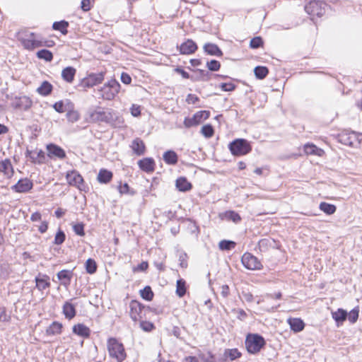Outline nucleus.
<instances>
[{"instance_id":"f257e3e1","label":"nucleus","mask_w":362,"mask_h":362,"mask_svg":"<svg viewBox=\"0 0 362 362\" xmlns=\"http://www.w3.org/2000/svg\"><path fill=\"white\" fill-rule=\"evenodd\" d=\"M18 40L21 42L23 47L28 50H33L35 48L44 45L43 41L38 34L28 30L19 32Z\"/></svg>"},{"instance_id":"f03ea898","label":"nucleus","mask_w":362,"mask_h":362,"mask_svg":"<svg viewBox=\"0 0 362 362\" xmlns=\"http://www.w3.org/2000/svg\"><path fill=\"white\" fill-rule=\"evenodd\" d=\"M107 350L110 356L117 362H122L127 357L123 344L115 338L108 339Z\"/></svg>"},{"instance_id":"7ed1b4c3","label":"nucleus","mask_w":362,"mask_h":362,"mask_svg":"<svg viewBox=\"0 0 362 362\" xmlns=\"http://www.w3.org/2000/svg\"><path fill=\"white\" fill-rule=\"evenodd\" d=\"M265 345V339L259 334H248L246 336L245 347L250 354L259 353Z\"/></svg>"},{"instance_id":"20e7f679","label":"nucleus","mask_w":362,"mask_h":362,"mask_svg":"<svg viewBox=\"0 0 362 362\" xmlns=\"http://www.w3.org/2000/svg\"><path fill=\"white\" fill-rule=\"evenodd\" d=\"M228 148L233 156H240L249 153L252 147L249 141L244 139H237L230 142Z\"/></svg>"},{"instance_id":"39448f33","label":"nucleus","mask_w":362,"mask_h":362,"mask_svg":"<svg viewBox=\"0 0 362 362\" xmlns=\"http://www.w3.org/2000/svg\"><path fill=\"white\" fill-rule=\"evenodd\" d=\"M120 89V84L115 79H112L107 83H105L98 91L101 97L104 100H111L114 99L116 95L119 93Z\"/></svg>"},{"instance_id":"423d86ee","label":"nucleus","mask_w":362,"mask_h":362,"mask_svg":"<svg viewBox=\"0 0 362 362\" xmlns=\"http://www.w3.org/2000/svg\"><path fill=\"white\" fill-rule=\"evenodd\" d=\"M327 4L323 1L313 0L305 6V11L310 15L322 16L325 12Z\"/></svg>"},{"instance_id":"0eeeda50","label":"nucleus","mask_w":362,"mask_h":362,"mask_svg":"<svg viewBox=\"0 0 362 362\" xmlns=\"http://www.w3.org/2000/svg\"><path fill=\"white\" fill-rule=\"evenodd\" d=\"M210 116L209 111L202 110L196 112L192 117H185L184 125L186 128L194 127L207 119Z\"/></svg>"},{"instance_id":"6e6552de","label":"nucleus","mask_w":362,"mask_h":362,"mask_svg":"<svg viewBox=\"0 0 362 362\" xmlns=\"http://www.w3.org/2000/svg\"><path fill=\"white\" fill-rule=\"evenodd\" d=\"M241 262L247 269L259 270L262 268V264L258 258L250 252H245L243 255Z\"/></svg>"},{"instance_id":"1a4fd4ad","label":"nucleus","mask_w":362,"mask_h":362,"mask_svg":"<svg viewBox=\"0 0 362 362\" xmlns=\"http://www.w3.org/2000/svg\"><path fill=\"white\" fill-rule=\"evenodd\" d=\"M66 178L69 185L76 187L80 191H86L83 178L77 171L68 172Z\"/></svg>"},{"instance_id":"9d476101","label":"nucleus","mask_w":362,"mask_h":362,"mask_svg":"<svg viewBox=\"0 0 362 362\" xmlns=\"http://www.w3.org/2000/svg\"><path fill=\"white\" fill-rule=\"evenodd\" d=\"M104 78V72L92 73L82 80L81 85L83 88H91L101 83Z\"/></svg>"},{"instance_id":"9b49d317","label":"nucleus","mask_w":362,"mask_h":362,"mask_svg":"<svg viewBox=\"0 0 362 362\" xmlns=\"http://www.w3.org/2000/svg\"><path fill=\"white\" fill-rule=\"evenodd\" d=\"M109 115L110 110L104 111L100 108L95 110H90L88 112V120L90 122H107L108 119H110Z\"/></svg>"},{"instance_id":"f8f14e48","label":"nucleus","mask_w":362,"mask_h":362,"mask_svg":"<svg viewBox=\"0 0 362 362\" xmlns=\"http://www.w3.org/2000/svg\"><path fill=\"white\" fill-rule=\"evenodd\" d=\"M33 187V182L28 178L20 179L18 182L11 187L13 191L18 193H26Z\"/></svg>"},{"instance_id":"ddd939ff","label":"nucleus","mask_w":362,"mask_h":362,"mask_svg":"<svg viewBox=\"0 0 362 362\" xmlns=\"http://www.w3.org/2000/svg\"><path fill=\"white\" fill-rule=\"evenodd\" d=\"M47 150L48 152L47 156L50 158H56L62 160L66 158V153L64 150L56 144H48L47 146Z\"/></svg>"},{"instance_id":"4468645a","label":"nucleus","mask_w":362,"mask_h":362,"mask_svg":"<svg viewBox=\"0 0 362 362\" xmlns=\"http://www.w3.org/2000/svg\"><path fill=\"white\" fill-rule=\"evenodd\" d=\"M144 305H142L139 302L136 300H132L129 304L130 308V317L134 322H136L139 319L141 318V313L142 309L144 308Z\"/></svg>"},{"instance_id":"2eb2a0df","label":"nucleus","mask_w":362,"mask_h":362,"mask_svg":"<svg viewBox=\"0 0 362 362\" xmlns=\"http://www.w3.org/2000/svg\"><path fill=\"white\" fill-rule=\"evenodd\" d=\"M197 48V44L192 40L188 39L180 45L179 49L182 54H191L194 53Z\"/></svg>"},{"instance_id":"dca6fc26","label":"nucleus","mask_w":362,"mask_h":362,"mask_svg":"<svg viewBox=\"0 0 362 362\" xmlns=\"http://www.w3.org/2000/svg\"><path fill=\"white\" fill-rule=\"evenodd\" d=\"M139 168L146 173H152L155 170V160L152 158H144L138 161Z\"/></svg>"},{"instance_id":"f3484780","label":"nucleus","mask_w":362,"mask_h":362,"mask_svg":"<svg viewBox=\"0 0 362 362\" xmlns=\"http://www.w3.org/2000/svg\"><path fill=\"white\" fill-rule=\"evenodd\" d=\"M110 119L107 121V124L112 125L114 127H122L124 125V118L119 115L118 112L110 110L109 115Z\"/></svg>"},{"instance_id":"a211bd4d","label":"nucleus","mask_w":362,"mask_h":362,"mask_svg":"<svg viewBox=\"0 0 362 362\" xmlns=\"http://www.w3.org/2000/svg\"><path fill=\"white\" fill-rule=\"evenodd\" d=\"M57 279L61 281L62 285L67 287L70 285L73 277V272L71 270L63 269L57 274Z\"/></svg>"},{"instance_id":"6ab92c4d","label":"nucleus","mask_w":362,"mask_h":362,"mask_svg":"<svg viewBox=\"0 0 362 362\" xmlns=\"http://www.w3.org/2000/svg\"><path fill=\"white\" fill-rule=\"evenodd\" d=\"M35 281L36 283V288L40 291H44L50 286L49 277L46 274L42 275L41 274H39V275L35 277Z\"/></svg>"},{"instance_id":"aec40b11","label":"nucleus","mask_w":362,"mask_h":362,"mask_svg":"<svg viewBox=\"0 0 362 362\" xmlns=\"http://www.w3.org/2000/svg\"><path fill=\"white\" fill-rule=\"evenodd\" d=\"M0 172L3 173L8 178L13 176L14 170L11 162L8 158L0 161Z\"/></svg>"},{"instance_id":"412c9836","label":"nucleus","mask_w":362,"mask_h":362,"mask_svg":"<svg viewBox=\"0 0 362 362\" xmlns=\"http://www.w3.org/2000/svg\"><path fill=\"white\" fill-rule=\"evenodd\" d=\"M32 103V100L28 97L22 96L16 98L13 106L16 108L27 110L31 107Z\"/></svg>"},{"instance_id":"4be33fe9","label":"nucleus","mask_w":362,"mask_h":362,"mask_svg":"<svg viewBox=\"0 0 362 362\" xmlns=\"http://www.w3.org/2000/svg\"><path fill=\"white\" fill-rule=\"evenodd\" d=\"M133 152L137 156H142L146 151V146L144 141L140 138L134 139L131 144Z\"/></svg>"},{"instance_id":"5701e85b","label":"nucleus","mask_w":362,"mask_h":362,"mask_svg":"<svg viewBox=\"0 0 362 362\" xmlns=\"http://www.w3.org/2000/svg\"><path fill=\"white\" fill-rule=\"evenodd\" d=\"M72 331L74 334L83 338H88L90 335L89 327L81 323L75 325L72 328Z\"/></svg>"},{"instance_id":"b1692460","label":"nucleus","mask_w":362,"mask_h":362,"mask_svg":"<svg viewBox=\"0 0 362 362\" xmlns=\"http://www.w3.org/2000/svg\"><path fill=\"white\" fill-rule=\"evenodd\" d=\"M287 322L291 329L294 332H299L305 327L304 322L300 318H288Z\"/></svg>"},{"instance_id":"393cba45","label":"nucleus","mask_w":362,"mask_h":362,"mask_svg":"<svg viewBox=\"0 0 362 362\" xmlns=\"http://www.w3.org/2000/svg\"><path fill=\"white\" fill-rule=\"evenodd\" d=\"M274 245L275 241L274 239L262 238L258 242L257 247L261 252H265L270 248L274 247Z\"/></svg>"},{"instance_id":"a878e982","label":"nucleus","mask_w":362,"mask_h":362,"mask_svg":"<svg viewBox=\"0 0 362 362\" xmlns=\"http://www.w3.org/2000/svg\"><path fill=\"white\" fill-rule=\"evenodd\" d=\"M62 313L66 319L71 320L76 316V308L74 305L66 301L62 307Z\"/></svg>"},{"instance_id":"bb28decb","label":"nucleus","mask_w":362,"mask_h":362,"mask_svg":"<svg viewBox=\"0 0 362 362\" xmlns=\"http://www.w3.org/2000/svg\"><path fill=\"white\" fill-rule=\"evenodd\" d=\"M204 50L209 55L216 57H221L223 55V52L221 49L213 43H206L204 45Z\"/></svg>"},{"instance_id":"cd10ccee","label":"nucleus","mask_w":362,"mask_h":362,"mask_svg":"<svg viewBox=\"0 0 362 362\" xmlns=\"http://www.w3.org/2000/svg\"><path fill=\"white\" fill-rule=\"evenodd\" d=\"M113 174L111 171L107 169H100L98 175V181L100 183L107 184L112 179Z\"/></svg>"},{"instance_id":"c85d7f7f","label":"nucleus","mask_w":362,"mask_h":362,"mask_svg":"<svg viewBox=\"0 0 362 362\" xmlns=\"http://www.w3.org/2000/svg\"><path fill=\"white\" fill-rule=\"evenodd\" d=\"M76 72V69L72 66H67L62 70V77L65 81L71 83L74 79Z\"/></svg>"},{"instance_id":"c756f323","label":"nucleus","mask_w":362,"mask_h":362,"mask_svg":"<svg viewBox=\"0 0 362 362\" xmlns=\"http://www.w3.org/2000/svg\"><path fill=\"white\" fill-rule=\"evenodd\" d=\"M332 316L337 325H339L347 318V312L342 308H339L337 311L332 313Z\"/></svg>"},{"instance_id":"7c9ffc66","label":"nucleus","mask_w":362,"mask_h":362,"mask_svg":"<svg viewBox=\"0 0 362 362\" xmlns=\"http://www.w3.org/2000/svg\"><path fill=\"white\" fill-rule=\"evenodd\" d=\"M176 187L181 192H187L192 188V185L187 178L180 177L176 180Z\"/></svg>"},{"instance_id":"2f4dec72","label":"nucleus","mask_w":362,"mask_h":362,"mask_svg":"<svg viewBox=\"0 0 362 362\" xmlns=\"http://www.w3.org/2000/svg\"><path fill=\"white\" fill-rule=\"evenodd\" d=\"M164 161L169 165H175L177 163V155L174 151H167L163 156Z\"/></svg>"},{"instance_id":"473e14b6","label":"nucleus","mask_w":362,"mask_h":362,"mask_svg":"<svg viewBox=\"0 0 362 362\" xmlns=\"http://www.w3.org/2000/svg\"><path fill=\"white\" fill-rule=\"evenodd\" d=\"M62 324L54 321L46 329L47 335L59 334L62 332Z\"/></svg>"},{"instance_id":"72a5a7b5","label":"nucleus","mask_w":362,"mask_h":362,"mask_svg":"<svg viewBox=\"0 0 362 362\" xmlns=\"http://www.w3.org/2000/svg\"><path fill=\"white\" fill-rule=\"evenodd\" d=\"M52 86L47 81H43L41 85L37 88V92L43 96L49 95L52 90Z\"/></svg>"},{"instance_id":"f704fd0d","label":"nucleus","mask_w":362,"mask_h":362,"mask_svg":"<svg viewBox=\"0 0 362 362\" xmlns=\"http://www.w3.org/2000/svg\"><path fill=\"white\" fill-rule=\"evenodd\" d=\"M45 153L42 150L33 152V156H30V160L33 163L42 164L45 162Z\"/></svg>"},{"instance_id":"c9c22d12","label":"nucleus","mask_w":362,"mask_h":362,"mask_svg":"<svg viewBox=\"0 0 362 362\" xmlns=\"http://www.w3.org/2000/svg\"><path fill=\"white\" fill-rule=\"evenodd\" d=\"M199 358L201 362H225L226 361V358H221L217 361L214 355L211 351L199 354Z\"/></svg>"},{"instance_id":"e433bc0d","label":"nucleus","mask_w":362,"mask_h":362,"mask_svg":"<svg viewBox=\"0 0 362 362\" xmlns=\"http://www.w3.org/2000/svg\"><path fill=\"white\" fill-rule=\"evenodd\" d=\"M304 150L307 154L317 155L320 156H322V153H324L322 149L317 147L314 144H305L304 146Z\"/></svg>"},{"instance_id":"4c0bfd02","label":"nucleus","mask_w":362,"mask_h":362,"mask_svg":"<svg viewBox=\"0 0 362 362\" xmlns=\"http://www.w3.org/2000/svg\"><path fill=\"white\" fill-rule=\"evenodd\" d=\"M69 23L66 21H61L54 22L52 25V28L55 30H59L63 35H66L68 33L67 28Z\"/></svg>"},{"instance_id":"58836bf2","label":"nucleus","mask_w":362,"mask_h":362,"mask_svg":"<svg viewBox=\"0 0 362 362\" xmlns=\"http://www.w3.org/2000/svg\"><path fill=\"white\" fill-rule=\"evenodd\" d=\"M223 356L226 358H229L230 361H234L241 357L242 354L238 349H228L225 350Z\"/></svg>"},{"instance_id":"ea45409f","label":"nucleus","mask_w":362,"mask_h":362,"mask_svg":"<svg viewBox=\"0 0 362 362\" xmlns=\"http://www.w3.org/2000/svg\"><path fill=\"white\" fill-rule=\"evenodd\" d=\"M319 208L321 211L327 215L333 214L337 210L335 205L327 202H321L320 204Z\"/></svg>"},{"instance_id":"a19ab883","label":"nucleus","mask_w":362,"mask_h":362,"mask_svg":"<svg viewBox=\"0 0 362 362\" xmlns=\"http://www.w3.org/2000/svg\"><path fill=\"white\" fill-rule=\"evenodd\" d=\"M186 293V282L184 279H180L176 283V294L180 297H183Z\"/></svg>"},{"instance_id":"79ce46f5","label":"nucleus","mask_w":362,"mask_h":362,"mask_svg":"<svg viewBox=\"0 0 362 362\" xmlns=\"http://www.w3.org/2000/svg\"><path fill=\"white\" fill-rule=\"evenodd\" d=\"M254 73L257 78L264 79L269 74V69L266 66H257L254 69Z\"/></svg>"},{"instance_id":"37998d69","label":"nucleus","mask_w":362,"mask_h":362,"mask_svg":"<svg viewBox=\"0 0 362 362\" xmlns=\"http://www.w3.org/2000/svg\"><path fill=\"white\" fill-rule=\"evenodd\" d=\"M339 141L346 146H353L354 143V136L348 134L342 133L339 135Z\"/></svg>"},{"instance_id":"c03bdc74","label":"nucleus","mask_w":362,"mask_h":362,"mask_svg":"<svg viewBox=\"0 0 362 362\" xmlns=\"http://www.w3.org/2000/svg\"><path fill=\"white\" fill-rule=\"evenodd\" d=\"M36 54L39 59H45L46 62H51L53 59L52 53L46 49L39 50Z\"/></svg>"},{"instance_id":"a18cd8bd","label":"nucleus","mask_w":362,"mask_h":362,"mask_svg":"<svg viewBox=\"0 0 362 362\" xmlns=\"http://www.w3.org/2000/svg\"><path fill=\"white\" fill-rule=\"evenodd\" d=\"M224 217L226 219L232 221L236 223L241 221L240 215L234 211H226L224 214Z\"/></svg>"},{"instance_id":"49530a36","label":"nucleus","mask_w":362,"mask_h":362,"mask_svg":"<svg viewBox=\"0 0 362 362\" xmlns=\"http://www.w3.org/2000/svg\"><path fill=\"white\" fill-rule=\"evenodd\" d=\"M141 296L146 300L150 301L153 298V292L151 288L148 286L144 287V289L141 290Z\"/></svg>"},{"instance_id":"de8ad7c7","label":"nucleus","mask_w":362,"mask_h":362,"mask_svg":"<svg viewBox=\"0 0 362 362\" xmlns=\"http://www.w3.org/2000/svg\"><path fill=\"white\" fill-rule=\"evenodd\" d=\"M235 243L232 240H223L219 242L218 246L221 250H230L235 247Z\"/></svg>"},{"instance_id":"09e8293b","label":"nucleus","mask_w":362,"mask_h":362,"mask_svg":"<svg viewBox=\"0 0 362 362\" xmlns=\"http://www.w3.org/2000/svg\"><path fill=\"white\" fill-rule=\"evenodd\" d=\"M86 269L88 274H94L97 270V264L94 259H88L86 262Z\"/></svg>"},{"instance_id":"8fccbe9b","label":"nucleus","mask_w":362,"mask_h":362,"mask_svg":"<svg viewBox=\"0 0 362 362\" xmlns=\"http://www.w3.org/2000/svg\"><path fill=\"white\" fill-rule=\"evenodd\" d=\"M201 133L206 138H211L213 136V135L214 134V130L213 127L211 124H206L202 127Z\"/></svg>"},{"instance_id":"3c124183","label":"nucleus","mask_w":362,"mask_h":362,"mask_svg":"<svg viewBox=\"0 0 362 362\" xmlns=\"http://www.w3.org/2000/svg\"><path fill=\"white\" fill-rule=\"evenodd\" d=\"M65 239L66 235L64 232L59 228L55 235L54 244L57 245H62L64 242Z\"/></svg>"},{"instance_id":"603ef678","label":"nucleus","mask_w":362,"mask_h":362,"mask_svg":"<svg viewBox=\"0 0 362 362\" xmlns=\"http://www.w3.org/2000/svg\"><path fill=\"white\" fill-rule=\"evenodd\" d=\"M66 118L69 122L74 123V122H77L79 119L80 115L76 110H69L66 113Z\"/></svg>"},{"instance_id":"864d4df0","label":"nucleus","mask_w":362,"mask_h":362,"mask_svg":"<svg viewBox=\"0 0 362 362\" xmlns=\"http://www.w3.org/2000/svg\"><path fill=\"white\" fill-rule=\"evenodd\" d=\"M117 189L120 194H131L134 195L135 194V192L130 189L129 185L127 183H124V185L120 184Z\"/></svg>"},{"instance_id":"5fc2aeb1","label":"nucleus","mask_w":362,"mask_h":362,"mask_svg":"<svg viewBox=\"0 0 362 362\" xmlns=\"http://www.w3.org/2000/svg\"><path fill=\"white\" fill-rule=\"evenodd\" d=\"M10 270L7 264H3L0 265V280H4L9 276Z\"/></svg>"},{"instance_id":"6e6d98bb","label":"nucleus","mask_w":362,"mask_h":362,"mask_svg":"<svg viewBox=\"0 0 362 362\" xmlns=\"http://www.w3.org/2000/svg\"><path fill=\"white\" fill-rule=\"evenodd\" d=\"M206 66L209 70L211 71H218L221 67V64L218 61L215 59H211L209 62H207Z\"/></svg>"},{"instance_id":"4d7b16f0","label":"nucleus","mask_w":362,"mask_h":362,"mask_svg":"<svg viewBox=\"0 0 362 362\" xmlns=\"http://www.w3.org/2000/svg\"><path fill=\"white\" fill-rule=\"evenodd\" d=\"M359 310L358 308H354L349 313H347V317L351 323H355L358 317Z\"/></svg>"},{"instance_id":"13d9d810","label":"nucleus","mask_w":362,"mask_h":362,"mask_svg":"<svg viewBox=\"0 0 362 362\" xmlns=\"http://www.w3.org/2000/svg\"><path fill=\"white\" fill-rule=\"evenodd\" d=\"M263 45V40L261 37H253L250 42V46L252 49H257Z\"/></svg>"},{"instance_id":"bf43d9fd","label":"nucleus","mask_w":362,"mask_h":362,"mask_svg":"<svg viewBox=\"0 0 362 362\" xmlns=\"http://www.w3.org/2000/svg\"><path fill=\"white\" fill-rule=\"evenodd\" d=\"M73 230L74 233L79 235V236H83L85 235L84 232V224L83 223H78L73 225Z\"/></svg>"},{"instance_id":"052dcab7","label":"nucleus","mask_w":362,"mask_h":362,"mask_svg":"<svg viewBox=\"0 0 362 362\" xmlns=\"http://www.w3.org/2000/svg\"><path fill=\"white\" fill-rule=\"evenodd\" d=\"M221 89L223 90V91H226V92H230V91H233L235 88H236V86L233 83H222L219 85Z\"/></svg>"},{"instance_id":"680f3d73","label":"nucleus","mask_w":362,"mask_h":362,"mask_svg":"<svg viewBox=\"0 0 362 362\" xmlns=\"http://www.w3.org/2000/svg\"><path fill=\"white\" fill-rule=\"evenodd\" d=\"M140 327L146 332H150L154 328L153 323L147 321H141L140 322Z\"/></svg>"},{"instance_id":"e2e57ef3","label":"nucleus","mask_w":362,"mask_h":362,"mask_svg":"<svg viewBox=\"0 0 362 362\" xmlns=\"http://www.w3.org/2000/svg\"><path fill=\"white\" fill-rule=\"evenodd\" d=\"M241 297L243 300H245L248 303L252 302L254 299L253 295L250 292L246 291H242Z\"/></svg>"},{"instance_id":"0e129e2a","label":"nucleus","mask_w":362,"mask_h":362,"mask_svg":"<svg viewBox=\"0 0 362 362\" xmlns=\"http://www.w3.org/2000/svg\"><path fill=\"white\" fill-rule=\"evenodd\" d=\"M54 109L59 113L64 112L66 111L63 101H58L53 105Z\"/></svg>"},{"instance_id":"69168bd1","label":"nucleus","mask_w":362,"mask_h":362,"mask_svg":"<svg viewBox=\"0 0 362 362\" xmlns=\"http://www.w3.org/2000/svg\"><path fill=\"white\" fill-rule=\"evenodd\" d=\"M121 81L124 84H130L132 82V78L128 74L123 72L121 74Z\"/></svg>"},{"instance_id":"338daca9","label":"nucleus","mask_w":362,"mask_h":362,"mask_svg":"<svg viewBox=\"0 0 362 362\" xmlns=\"http://www.w3.org/2000/svg\"><path fill=\"white\" fill-rule=\"evenodd\" d=\"M199 100V98L194 94H188L187 96L186 101L189 104H195Z\"/></svg>"},{"instance_id":"774afa93","label":"nucleus","mask_w":362,"mask_h":362,"mask_svg":"<svg viewBox=\"0 0 362 362\" xmlns=\"http://www.w3.org/2000/svg\"><path fill=\"white\" fill-rule=\"evenodd\" d=\"M187 254L182 253L179 257V261L180 262V264L182 268H186L187 267Z\"/></svg>"}]
</instances>
